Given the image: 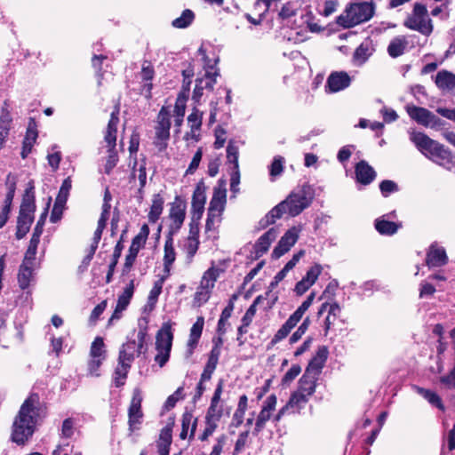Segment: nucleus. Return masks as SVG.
<instances>
[{"label": "nucleus", "mask_w": 455, "mask_h": 455, "mask_svg": "<svg viewBox=\"0 0 455 455\" xmlns=\"http://www.w3.org/2000/svg\"><path fill=\"white\" fill-rule=\"evenodd\" d=\"M404 26L425 36L430 35L433 31L431 20L427 15V8L421 4H415L413 13L405 20Z\"/></svg>", "instance_id": "nucleus-7"}, {"label": "nucleus", "mask_w": 455, "mask_h": 455, "mask_svg": "<svg viewBox=\"0 0 455 455\" xmlns=\"http://www.w3.org/2000/svg\"><path fill=\"white\" fill-rule=\"evenodd\" d=\"M355 176L358 182L368 185L375 179L376 172L367 162L362 160L355 166Z\"/></svg>", "instance_id": "nucleus-23"}, {"label": "nucleus", "mask_w": 455, "mask_h": 455, "mask_svg": "<svg viewBox=\"0 0 455 455\" xmlns=\"http://www.w3.org/2000/svg\"><path fill=\"white\" fill-rule=\"evenodd\" d=\"M132 364L128 363H120L118 361V364L114 371L113 381L116 387H120L124 385L127 374L131 368Z\"/></svg>", "instance_id": "nucleus-37"}, {"label": "nucleus", "mask_w": 455, "mask_h": 455, "mask_svg": "<svg viewBox=\"0 0 455 455\" xmlns=\"http://www.w3.org/2000/svg\"><path fill=\"white\" fill-rule=\"evenodd\" d=\"M107 351L105 349V344L101 337H97L92 341L90 349V357L103 358L106 359Z\"/></svg>", "instance_id": "nucleus-42"}, {"label": "nucleus", "mask_w": 455, "mask_h": 455, "mask_svg": "<svg viewBox=\"0 0 455 455\" xmlns=\"http://www.w3.org/2000/svg\"><path fill=\"white\" fill-rule=\"evenodd\" d=\"M142 395L140 389L135 388L128 409V424L130 432L139 429L143 418L141 410Z\"/></svg>", "instance_id": "nucleus-9"}, {"label": "nucleus", "mask_w": 455, "mask_h": 455, "mask_svg": "<svg viewBox=\"0 0 455 455\" xmlns=\"http://www.w3.org/2000/svg\"><path fill=\"white\" fill-rule=\"evenodd\" d=\"M224 387V380L220 379L211 400V404L206 413V419L219 422L223 415V403L221 395Z\"/></svg>", "instance_id": "nucleus-15"}, {"label": "nucleus", "mask_w": 455, "mask_h": 455, "mask_svg": "<svg viewBox=\"0 0 455 455\" xmlns=\"http://www.w3.org/2000/svg\"><path fill=\"white\" fill-rule=\"evenodd\" d=\"M172 339L171 326L167 323L164 324L156 337V349L172 350Z\"/></svg>", "instance_id": "nucleus-25"}, {"label": "nucleus", "mask_w": 455, "mask_h": 455, "mask_svg": "<svg viewBox=\"0 0 455 455\" xmlns=\"http://www.w3.org/2000/svg\"><path fill=\"white\" fill-rule=\"evenodd\" d=\"M164 198L160 194H155L152 198V204L148 212V220L150 222H156L160 218L164 210Z\"/></svg>", "instance_id": "nucleus-32"}, {"label": "nucleus", "mask_w": 455, "mask_h": 455, "mask_svg": "<svg viewBox=\"0 0 455 455\" xmlns=\"http://www.w3.org/2000/svg\"><path fill=\"white\" fill-rule=\"evenodd\" d=\"M141 78L144 81H151L154 77L155 71L152 64L149 61H144L141 68Z\"/></svg>", "instance_id": "nucleus-61"}, {"label": "nucleus", "mask_w": 455, "mask_h": 455, "mask_svg": "<svg viewBox=\"0 0 455 455\" xmlns=\"http://www.w3.org/2000/svg\"><path fill=\"white\" fill-rule=\"evenodd\" d=\"M132 161L133 162H132V178L139 179V181H140L139 192H140V194H141L142 189L146 186V183H147L146 159L143 158L140 160V162H138L137 158L134 157V159Z\"/></svg>", "instance_id": "nucleus-27"}, {"label": "nucleus", "mask_w": 455, "mask_h": 455, "mask_svg": "<svg viewBox=\"0 0 455 455\" xmlns=\"http://www.w3.org/2000/svg\"><path fill=\"white\" fill-rule=\"evenodd\" d=\"M351 78L347 73L344 71L332 72L327 78L325 87L330 92H338L349 86Z\"/></svg>", "instance_id": "nucleus-17"}, {"label": "nucleus", "mask_w": 455, "mask_h": 455, "mask_svg": "<svg viewBox=\"0 0 455 455\" xmlns=\"http://www.w3.org/2000/svg\"><path fill=\"white\" fill-rule=\"evenodd\" d=\"M58 147L56 145L52 146V153H48L47 160L49 165L52 167V171H56L59 168L60 160H61V154L60 151L57 150Z\"/></svg>", "instance_id": "nucleus-52"}, {"label": "nucleus", "mask_w": 455, "mask_h": 455, "mask_svg": "<svg viewBox=\"0 0 455 455\" xmlns=\"http://www.w3.org/2000/svg\"><path fill=\"white\" fill-rule=\"evenodd\" d=\"M410 140L416 148L427 157L440 165L451 162V155L443 145L430 139L423 132H411Z\"/></svg>", "instance_id": "nucleus-4"}, {"label": "nucleus", "mask_w": 455, "mask_h": 455, "mask_svg": "<svg viewBox=\"0 0 455 455\" xmlns=\"http://www.w3.org/2000/svg\"><path fill=\"white\" fill-rule=\"evenodd\" d=\"M299 322L294 319L291 315L287 319V321L280 327V329L276 331L274 338L271 340L272 344H276L285 339L291 331L297 325Z\"/></svg>", "instance_id": "nucleus-35"}, {"label": "nucleus", "mask_w": 455, "mask_h": 455, "mask_svg": "<svg viewBox=\"0 0 455 455\" xmlns=\"http://www.w3.org/2000/svg\"><path fill=\"white\" fill-rule=\"evenodd\" d=\"M239 148L234 141H229L227 147V159L234 164V169H238Z\"/></svg>", "instance_id": "nucleus-47"}, {"label": "nucleus", "mask_w": 455, "mask_h": 455, "mask_svg": "<svg viewBox=\"0 0 455 455\" xmlns=\"http://www.w3.org/2000/svg\"><path fill=\"white\" fill-rule=\"evenodd\" d=\"M278 234L279 230L277 228H271L257 240L254 244L256 257H260L268 251L271 243L276 239Z\"/></svg>", "instance_id": "nucleus-18"}, {"label": "nucleus", "mask_w": 455, "mask_h": 455, "mask_svg": "<svg viewBox=\"0 0 455 455\" xmlns=\"http://www.w3.org/2000/svg\"><path fill=\"white\" fill-rule=\"evenodd\" d=\"M176 253L173 246V239L170 236L164 243V266L166 272L170 271L172 264L174 262Z\"/></svg>", "instance_id": "nucleus-38"}, {"label": "nucleus", "mask_w": 455, "mask_h": 455, "mask_svg": "<svg viewBox=\"0 0 455 455\" xmlns=\"http://www.w3.org/2000/svg\"><path fill=\"white\" fill-rule=\"evenodd\" d=\"M195 15L191 10L186 9L179 18L172 20V24L177 28H185L194 20Z\"/></svg>", "instance_id": "nucleus-40"}, {"label": "nucleus", "mask_w": 455, "mask_h": 455, "mask_svg": "<svg viewBox=\"0 0 455 455\" xmlns=\"http://www.w3.org/2000/svg\"><path fill=\"white\" fill-rule=\"evenodd\" d=\"M435 84L442 90L455 89V75L446 70L439 71L435 76Z\"/></svg>", "instance_id": "nucleus-31"}, {"label": "nucleus", "mask_w": 455, "mask_h": 455, "mask_svg": "<svg viewBox=\"0 0 455 455\" xmlns=\"http://www.w3.org/2000/svg\"><path fill=\"white\" fill-rule=\"evenodd\" d=\"M328 357V349L326 347L322 346L318 347L315 355L309 362L305 372L319 376Z\"/></svg>", "instance_id": "nucleus-19"}, {"label": "nucleus", "mask_w": 455, "mask_h": 455, "mask_svg": "<svg viewBox=\"0 0 455 455\" xmlns=\"http://www.w3.org/2000/svg\"><path fill=\"white\" fill-rule=\"evenodd\" d=\"M134 291L133 281H131L129 285L125 287L123 293L119 295L116 306L119 307V309H126L130 301L132 298Z\"/></svg>", "instance_id": "nucleus-43"}, {"label": "nucleus", "mask_w": 455, "mask_h": 455, "mask_svg": "<svg viewBox=\"0 0 455 455\" xmlns=\"http://www.w3.org/2000/svg\"><path fill=\"white\" fill-rule=\"evenodd\" d=\"M410 117L424 126L435 127L440 124V119L425 108L407 106Z\"/></svg>", "instance_id": "nucleus-14"}, {"label": "nucleus", "mask_w": 455, "mask_h": 455, "mask_svg": "<svg viewBox=\"0 0 455 455\" xmlns=\"http://www.w3.org/2000/svg\"><path fill=\"white\" fill-rule=\"evenodd\" d=\"M157 353L155 356L156 363L162 368L164 367L170 358L171 350L169 349H156Z\"/></svg>", "instance_id": "nucleus-63"}, {"label": "nucleus", "mask_w": 455, "mask_h": 455, "mask_svg": "<svg viewBox=\"0 0 455 455\" xmlns=\"http://www.w3.org/2000/svg\"><path fill=\"white\" fill-rule=\"evenodd\" d=\"M227 203V189L224 186L216 187L208 211L223 213Z\"/></svg>", "instance_id": "nucleus-20"}, {"label": "nucleus", "mask_w": 455, "mask_h": 455, "mask_svg": "<svg viewBox=\"0 0 455 455\" xmlns=\"http://www.w3.org/2000/svg\"><path fill=\"white\" fill-rule=\"evenodd\" d=\"M317 378L315 375L305 372L299 380L298 390L311 396L315 391Z\"/></svg>", "instance_id": "nucleus-30"}, {"label": "nucleus", "mask_w": 455, "mask_h": 455, "mask_svg": "<svg viewBox=\"0 0 455 455\" xmlns=\"http://www.w3.org/2000/svg\"><path fill=\"white\" fill-rule=\"evenodd\" d=\"M123 247L124 246H123L121 242H118L116 243V247H115L114 253H113V261L109 265V269H108V275H107L108 282L110 281L111 275H113V272H114V268L116 266L118 259H119V257L121 255Z\"/></svg>", "instance_id": "nucleus-54"}, {"label": "nucleus", "mask_w": 455, "mask_h": 455, "mask_svg": "<svg viewBox=\"0 0 455 455\" xmlns=\"http://www.w3.org/2000/svg\"><path fill=\"white\" fill-rule=\"evenodd\" d=\"M276 403L277 397L274 394L270 395L265 399L255 422L253 432L255 435H258L265 428L266 423L271 419L273 412L275 410Z\"/></svg>", "instance_id": "nucleus-12"}, {"label": "nucleus", "mask_w": 455, "mask_h": 455, "mask_svg": "<svg viewBox=\"0 0 455 455\" xmlns=\"http://www.w3.org/2000/svg\"><path fill=\"white\" fill-rule=\"evenodd\" d=\"M380 191L384 196L397 190V185L392 180H383L379 185Z\"/></svg>", "instance_id": "nucleus-64"}, {"label": "nucleus", "mask_w": 455, "mask_h": 455, "mask_svg": "<svg viewBox=\"0 0 455 455\" xmlns=\"http://www.w3.org/2000/svg\"><path fill=\"white\" fill-rule=\"evenodd\" d=\"M374 49L369 40L363 41L355 51L353 59L356 65H363L372 54Z\"/></svg>", "instance_id": "nucleus-28"}, {"label": "nucleus", "mask_w": 455, "mask_h": 455, "mask_svg": "<svg viewBox=\"0 0 455 455\" xmlns=\"http://www.w3.org/2000/svg\"><path fill=\"white\" fill-rule=\"evenodd\" d=\"M140 146V135L137 132H133L130 138L129 152L131 159L136 157V154L139 150Z\"/></svg>", "instance_id": "nucleus-60"}, {"label": "nucleus", "mask_w": 455, "mask_h": 455, "mask_svg": "<svg viewBox=\"0 0 455 455\" xmlns=\"http://www.w3.org/2000/svg\"><path fill=\"white\" fill-rule=\"evenodd\" d=\"M147 327H140L136 339H128L119 350L118 361L132 364L135 357L139 356L146 347Z\"/></svg>", "instance_id": "nucleus-5"}, {"label": "nucleus", "mask_w": 455, "mask_h": 455, "mask_svg": "<svg viewBox=\"0 0 455 455\" xmlns=\"http://www.w3.org/2000/svg\"><path fill=\"white\" fill-rule=\"evenodd\" d=\"M199 247V239L187 238L183 251L186 253V261L190 264Z\"/></svg>", "instance_id": "nucleus-41"}, {"label": "nucleus", "mask_w": 455, "mask_h": 455, "mask_svg": "<svg viewBox=\"0 0 455 455\" xmlns=\"http://www.w3.org/2000/svg\"><path fill=\"white\" fill-rule=\"evenodd\" d=\"M171 118L170 112L167 108L163 107L156 118L155 126L154 145L159 151H164L168 146L170 139Z\"/></svg>", "instance_id": "nucleus-6"}, {"label": "nucleus", "mask_w": 455, "mask_h": 455, "mask_svg": "<svg viewBox=\"0 0 455 455\" xmlns=\"http://www.w3.org/2000/svg\"><path fill=\"white\" fill-rule=\"evenodd\" d=\"M75 422L71 418L66 419L61 426V437L70 438L74 435Z\"/></svg>", "instance_id": "nucleus-58"}, {"label": "nucleus", "mask_w": 455, "mask_h": 455, "mask_svg": "<svg viewBox=\"0 0 455 455\" xmlns=\"http://www.w3.org/2000/svg\"><path fill=\"white\" fill-rule=\"evenodd\" d=\"M205 186L203 181L197 183L192 196V215L193 220L198 221L204 213L206 202Z\"/></svg>", "instance_id": "nucleus-16"}, {"label": "nucleus", "mask_w": 455, "mask_h": 455, "mask_svg": "<svg viewBox=\"0 0 455 455\" xmlns=\"http://www.w3.org/2000/svg\"><path fill=\"white\" fill-rule=\"evenodd\" d=\"M413 390L424 397L430 404L435 406L441 411H444L445 407L442 402L441 397L434 391L430 389H426L424 387H420L419 386H413Z\"/></svg>", "instance_id": "nucleus-29"}, {"label": "nucleus", "mask_w": 455, "mask_h": 455, "mask_svg": "<svg viewBox=\"0 0 455 455\" xmlns=\"http://www.w3.org/2000/svg\"><path fill=\"white\" fill-rule=\"evenodd\" d=\"M108 156L105 164V172L109 174L113 168L116 165L118 162L117 153L115 149H108Z\"/></svg>", "instance_id": "nucleus-59"}, {"label": "nucleus", "mask_w": 455, "mask_h": 455, "mask_svg": "<svg viewBox=\"0 0 455 455\" xmlns=\"http://www.w3.org/2000/svg\"><path fill=\"white\" fill-rule=\"evenodd\" d=\"M301 230V226H294L288 229L275 247L273 256L280 258L286 253L298 241Z\"/></svg>", "instance_id": "nucleus-13"}, {"label": "nucleus", "mask_w": 455, "mask_h": 455, "mask_svg": "<svg viewBox=\"0 0 455 455\" xmlns=\"http://www.w3.org/2000/svg\"><path fill=\"white\" fill-rule=\"evenodd\" d=\"M71 179L68 177L62 182V185L60 188L59 194L56 197V200L59 201V204H66L68 197L69 196V192L71 189Z\"/></svg>", "instance_id": "nucleus-49"}, {"label": "nucleus", "mask_w": 455, "mask_h": 455, "mask_svg": "<svg viewBox=\"0 0 455 455\" xmlns=\"http://www.w3.org/2000/svg\"><path fill=\"white\" fill-rule=\"evenodd\" d=\"M119 108H116L115 111L111 113L110 119L108 124L106 134L104 137L105 141L111 149H115L116 142V132L117 124L119 122L118 118Z\"/></svg>", "instance_id": "nucleus-22"}, {"label": "nucleus", "mask_w": 455, "mask_h": 455, "mask_svg": "<svg viewBox=\"0 0 455 455\" xmlns=\"http://www.w3.org/2000/svg\"><path fill=\"white\" fill-rule=\"evenodd\" d=\"M186 203L179 197L171 204L169 212V234L172 235L179 232L186 219Z\"/></svg>", "instance_id": "nucleus-8"}, {"label": "nucleus", "mask_w": 455, "mask_h": 455, "mask_svg": "<svg viewBox=\"0 0 455 455\" xmlns=\"http://www.w3.org/2000/svg\"><path fill=\"white\" fill-rule=\"evenodd\" d=\"M37 139L36 128L28 126L22 143L21 157L25 159L31 152L34 144Z\"/></svg>", "instance_id": "nucleus-34"}, {"label": "nucleus", "mask_w": 455, "mask_h": 455, "mask_svg": "<svg viewBox=\"0 0 455 455\" xmlns=\"http://www.w3.org/2000/svg\"><path fill=\"white\" fill-rule=\"evenodd\" d=\"M375 13V4L372 2H355L347 4L340 15L336 18V23L350 28L370 20Z\"/></svg>", "instance_id": "nucleus-3"}, {"label": "nucleus", "mask_w": 455, "mask_h": 455, "mask_svg": "<svg viewBox=\"0 0 455 455\" xmlns=\"http://www.w3.org/2000/svg\"><path fill=\"white\" fill-rule=\"evenodd\" d=\"M406 47V41L403 38H395L387 47L389 55L393 58L402 55Z\"/></svg>", "instance_id": "nucleus-44"}, {"label": "nucleus", "mask_w": 455, "mask_h": 455, "mask_svg": "<svg viewBox=\"0 0 455 455\" xmlns=\"http://www.w3.org/2000/svg\"><path fill=\"white\" fill-rule=\"evenodd\" d=\"M260 297H257L253 303L250 306V307L245 312L244 315L242 318V323H243L245 325H250L255 314H256V307L257 304L259 302Z\"/></svg>", "instance_id": "nucleus-57"}, {"label": "nucleus", "mask_w": 455, "mask_h": 455, "mask_svg": "<svg viewBox=\"0 0 455 455\" xmlns=\"http://www.w3.org/2000/svg\"><path fill=\"white\" fill-rule=\"evenodd\" d=\"M204 324V319L203 316L197 317L196 323L193 324L190 330L189 339L188 340V356L191 355L196 347L198 340L202 335L203 328Z\"/></svg>", "instance_id": "nucleus-24"}, {"label": "nucleus", "mask_w": 455, "mask_h": 455, "mask_svg": "<svg viewBox=\"0 0 455 455\" xmlns=\"http://www.w3.org/2000/svg\"><path fill=\"white\" fill-rule=\"evenodd\" d=\"M222 213L213 212L212 211H208L207 220L205 224V231L208 232H215L220 223L221 222Z\"/></svg>", "instance_id": "nucleus-45"}, {"label": "nucleus", "mask_w": 455, "mask_h": 455, "mask_svg": "<svg viewBox=\"0 0 455 455\" xmlns=\"http://www.w3.org/2000/svg\"><path fill=\"white\" fill-rule=\"evenodd\" d=\"M47 415L46 404L41 401L38 394L31 393L21 404L14 418L11 439L13 443L23 445L33 435L37 424Z\"/></svg>", "instance_id": "nucleus-1"}, {"label": "nucleus", "mask_w": 455, "mask_h": 455, "mask_svg": "<svg viewBox=\"0 0 455 455\" xmlns=\"http://www.w3.org/2000/svg\"><path fill=\"white\" fill-rule=\"evenodd\" d=\"M203 113L195 108L188 116V123L191 130H200L202 126Z\"/></svg>", "instance_id": "nucleus-50"}, {"label": "nucleus", "mask_w": 455, "mask_h": 455, "mask_svg": "<svg viewBox=\"0 0 455 455\" xmlns=\"http://www.w3.org/2000/svg\"><path fill=\"white\" fill-rule=\"evenodd\" d=\"M314 200V191L309 185L304 184L293 189L287 197L275 205L272 210L260 220L259 224L265 228L274 224L277 220L281 219L284 214L290 217L299 215L304 210L308 208Z\"/></svg>", "instance_id": "nucleus-2"}, {"label": "nucleus", "mask_w": 455, "mask_h": 455, "mask_svg": "<svg viewBox=\"0 0 455 455\" xmlns=\"http://www.w3.org/2000/svg\"><path fill=\"white\" fill-rule=\"evenodd\" d=\"M400 225L393 222L385 220L383 219H378L375 221V228L381 235H391L397 232Z\"/></svg>", "instance_id": "nucleus-39"}, {"label": "nucleus", "mask_w": 455, "mask_h": 455, "mask_svg": "<svg viewBox=\"0 0 455 455\" xmlns=\"http://www.w3.org/2000/svg\"><path fill=\"white\" fill-rule=\"evenodd\" d=\"M148 235H149V228L148 227V225L144 224L141 227L139 234L132 239V245H133L139 249H141L142 247H144Z\"/></svg>", "instance_id": "nucleus-48"}, {"label": "nucleus", "mask_w": 455, "mask_h": 455, "mask_svg": "<svg viewBox=\"0 0 455 455\" xmlns=\"http://www.w3.org/2000/svg\"><path fill=\"white\" fill-rule=\"evenodd\" d=\"M220 355V347L219 344H216L212 347V349L209 355L207 363H206V365L204 369V371L201 375L202 381H208L211 379L212 375L217 367Z\"/></svg>", "instance_id": "nucleus-26"}, {"label": "nucleus", "mask_w": 455, "mask_h": 455, "mask_svg": "<svg viewBox=\"0 0 455 455\" xmlns=\"http://www.w3.org/2000/svg\"><path fill=\"white\" fill-rule=\"evenodd\" d=\"M12 123V116L6 109H3L0 116V149L3 148L8 137Z\"/></svg>", "instance_id": "nucleus-36"}, {"label": "nucleus", "mask_w": 455, "mask_h": 455, "mask_svg": "<svg viewBox=\"0 0 455 455\" xmlns=\"http://www.w3.org/2000/svg\"><path fill=\"white\" fill-rule=\"evenodd\" d=\"M164 284V279L161 278L155 282L153 288L151 289L148 295V302L151 304H155L162 292V288Z\"/></svg>", "instance_id": "nucleus-56"}, {"label": "nucleus", "mask_w": 455, "mask_h": 455, "mask_svg": "<svg viewBox=\"0 0 455 455\" xmlns=\"http://www.w3.org/2000/svg\"><path fill=\"white\" fill-rule=\"evenodd\" d=\"M284 158L281 156L274 157L272 164L269 166V174L272 180L280 176L283 172Z\"/></svg>", "instance_id": "nucleus-46"}, {"label": "nucleus", "mask_w": 455, "mask_h": 455, "mask_svg": "<svg viewBox=\"0 0 455 455\" xmlns=\"http://www.w3.org/2000/svg\"><path fill=\"white\" fill-rule=\"evenodd\" d=\"M301 372V367L298 364H293L290 370L283 375L282 384L283 386L290 385Z\"/></svg>", "instance_id": "nucleus-51"}, {"label": "nucleus", "mask_w": 455, "mask_h": 455, "mask_svg": "<svg viewBox=\"0 0 455 455\" xmlns=\"http://www.w3.org/2000/svg\"><path fill=\"white\" fill-rule=\"evenodd\" d=\"M203 151L201 148H198L196 154L194 155L192 161L186 171L187 174H193L199 166V164L202 160Z\"/></svg>", "instance_id": "nucleus-62"}, {"label": "nucleus", "mask_w": 455, "mask_h": 455, "mask_svg": "<svg viewBox=\"0 0 455 455\" xmlns=\"http://www.w3.org/2000/svg\"><path fill=\"white\" fill-rule=\"evenodd\" d=\"M323 267L320 264H315L306 273L304 279L313 285L322 273Z\"/></svg>", "instance_id": "nucleus-53"}, {"label": "nucleus", "mask_w": 455, "mask_h": 455, "mask_svg": "<svg viewBox=\"0 0 455 455\" xmlns=\"http://www.w3.org/2000/svg\"><path fill=\"white\" fill-rule=\"evenodd\" d=\"M440 383L447 389H455V365L448 374L440 378Z\"/></svg>", "instance_id": "nucleus-55"}, {"label": "nucleus", "mask_w": 455, "mask_h": 455, "mask_svg": "<svg viewBox=\"0 0 455 455\" xmlns=\"http://www.w3.org/2000/svg\"><path fill=\"white\" fill-rule=\"evenodd\" d=\"M35 210L36 204L33 188H27L22 198L17 222L30 226L34 220Z\"/></svg>", "instance_id": "nucleus-11"}, {"label": "nucleus", "mask_w": 455, "mask_h": 455, "mask_svg": "<svg viewBox=\"0 0 455 455\" xmlns=\"http://www.w3.org/2000/svg\"><path fill=\"white\" fill-rule=\"evenodd\" d=\"M447 255L443 248L432 244L427 254V265L429 267H441L447 263Z\"/></svg>", "instance_id": "nucleus-21"}, {"label": "nucleus", "mask_w": 455, "mask_h": 455, "mask_svg": "<svg viewBox=\"0 0 455 455\" xmlns=\"http://www.w3.org/2000/svg\"><path fill=\"white\" fill-rule=\"evenodd\" d=\"M34 267L21 264L18 273V283L22 290L27 289L33 281Z\"/></svg>", "instance_id": "nucleus-33"}, {"label": "nucleus", "mask_w": 455, "mask_h": 455, "mask_svg": "<svg viewBox=\"0 0 455 455\" xmlns=\"http://www.w3.org/2000/svg\"><path fill=\"white\" fill-rule=\"evenodd\" d=\"M309 395L299 391L298 389L291 393L287 403L282 407L274 417V421L278 422L290 411L299 412L309 401Z\"/></svg>", "instance_id": "nucleus-10"}]
</instances>
